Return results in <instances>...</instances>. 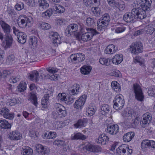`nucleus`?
I'll use <instances>...</instances> for the list:
<instances>
[{
	"mask_svg": "<svg viewBox=\"0 0 155 155\" xmlns=\"http://www.w3.org/2000/svg\"><path fill=\"white\" fill-rule=\"evenodd\" d=\"M147 11L139 8H133L131 12L126 13L124 15L123 20L127 23H133L145 18Z\"/></svg>",
	"mask_w": 155,
	"mask_h": 155,
	"instance_id": "f257e3e1",
	"label": "nucleus"
},
{
	"mask_svg": "<svg viewBox=\"0 0 155 155\" xmlns=\"http://www.w3.org/2000/svg\"><path fill=\"white\" fill-rule=\"evenodd\" d=\"M33 22V18L31 16H24L20 17L18 19L17 23L18 25L22 28H25L27 26H30Z\"/></svg>",
	"mask_w": 155,
	"mask_h": 155,
	"instance_id": "f03ea898",
	"label": "nucleus"
},
{
	"mask_svg": "<svg viewBox=\"0 0 155 155\" xmlns=\"http://www.w3.org/2000/svg\"><path fill=\"white\" fill-rule=\"evenodd\" d=\"M86 30L87 32L83 34L81 36V39L84 41L90 40L92 37L100 33L96 30L91 28H87Z\"/></svg>",
	"mask_w": 155,
	"mask_h": 155,
	"instance_id": "7ed1b4c3",
	"label": "nucleus"
},
{
	"mask_svg": "<svg viewBox=\"0 0 155 155\" xmlns=\"http://www.w3.org/2000/svg\"><path fill=\"white\" fill-rule=\"evenodd\" d=\"M113 107L117 110L121 109L124 105V99L121 94L116 96L113 101Z\"/></svg>",
	"mask_w": 155,
	"mask_h": 155,
	"instance_id": "20e7f679",
	"label": "nucleus"
},
{
	"mask_svg": "<svg viewBox=\"0 0 155 155\" xmlns=\"http://www.w3.org/2000/svg\"><path fill=\"white\" fill-rule=\"evenodd\" d=\"M133 90L135 94L136 99L140 101H143L144 96L140 86L137 84H134L133 85Z\"/></svg>",
	"mask_w": 155,
	"mask_h": 155,
	"instance_id": "39448f33",
	"label": "nucleus"
},
{
	"mask_svg": "<svg viewBox=\"0 0 155 155\" xmlns=\"http://www.w3.org/2000/svg\"><path fill=\"white\" fill-rule=\"evenodd\" d=\"M143 47L140 42H136L132 43L130 46V50L131 53L134 54H138L143 51Z\"/></svg>",
	"mask_w": 155,
	"mask_h": 155,
	"instance_id": "423d86ee",
	"label": "nucleus"
},
{
	"mask_svg": "<svg viewBox=\"0 0 155 155\" xmlns=\"http://www.w3.org/2000/svg\"><path fill=\"white\" fill-rule=\"evenodd\" d=\"M54 108L56 109L58 114V115L56 117V118L64 117L67 115V113L65 108L60 104H55Z\"/></svg>",
	"mask_w": 155,
	"mask_h": 155,
	"instance_id": "0eeeda50",
	"label": "nucleus"
},
{
	"mask_svg": "<svg viewBox=\"0 0 155 155\" xmlns=\"http://www.w3.org/2000/svg\"><path fill=\"white\" fill-rule=\"evenodd\" d=\"M66 97L65 94L60 93L58 94L57 98L59 101L64 102L68 105H70L74 102V99L73 97L70 96L67 97Z\"/></svg>",
	"mask_w": 155,
	"mask_h": 155,
	"instance_id": "6e6552de",
	"label": "nucleus"
},
{
	"mask_svg": "<svg viewBox=\"0 0 155 155\" xmlns=\"http://www.w3.org/2000/svg\"><path fill=\"white\" fill-rule=\"evenodd\" d=\"M71 62L74 64L78 63L85 59L84 54L82 53L72 54L70 56Z\"/></svg>",
	"mask_w": 155,
	"mask_h": 155,
	"instance_id": "1a4fd4ad",
	"label": "nucleus"
},
{
	"mask_svg": "<svg viewBox=\"0 0 155 155\" xmlns=\"http://www.w3.org/2000/svg\"><path fill=\"white\" fill-rule=\"evenodd\" d=\"M143 117V119L140 121V124L142 127L145 128L149 125L152 120V117L149 113L144 114Z\"/></svg>",
	"mask_w": 155,
	"mask_h": 155,
	"instance_id": "9d476101",
	"label": "nucleus"
},
{
	"mask_svg": "<svg viewBox=\"0 0 155 155\" xmlns=\"http://www.w3.org/2000/svg\"><path fill=\"white\" fill-rule=\"evenodd\" d=\"M107 15L104 14L101 19L97 22V29L98 31H104L107 28Z\"/></svg>",
	"mask_w": 155,
	"mask_h": 155,
	"instance_id": "9b49d317",
	"label": "nucleus"
},
{
	"mask_svg": "<svg viewBox=\"0 0 155 155\" xmlns=\"http://www.w3.org/2000/svg\"><path fill=\"white\" fill-rule=\"evenodd\" d=\"M86 99V95H82L78 100L76 101L74 104V108L77 109H81L85 103Z\"/></svg>",
	"mask_w": 155,
	"mask_h": 155,
	"instance_id": "f8f14e48",
	"label": "nucleus"
},
{
	"mask_svg": "<svg viewBox=\"0 0 155 155\" xmlns=\"http://www.w3.org/2000/svg\"><path fill=\"white\" fill-rule=\"evenodd\" d=\"M8 109L4 107L2 108L0 111V114L3 116L5 118L9 120H12L14 118V114L12 113H10Z\"/></svg>",
	"mask_w": 155,
	"mask_h": 155,
	"instance_id": "ddd939ff",
	"label": "nucleus"
},
{
	"mask_svg": "<svg viewBox=\"0 0 155 155\" xmlns=\"http://www.w3.org/2000/svg\"><path fill=\"white\" fill-rule=\"evenodd\" d=\"M27 77L28 78L34 82H37L39 80V76L38 72L36 71H33L27 74Z\"/></svg>",
	"mask_w": 155,
	"mask_h": 155,
	"instance_id": "4468645a",
	"label": "nucleus"
},
{
	"mask_svg": "<svg viewBox=\"0 0 155 155\" xmlns=\"http://www.w3.org/2000/svg\"><path fill=\"white\" fill-rule=\"evenodd\" d=\"M49 37L53 40V43L55 46L61 43V38L59 35L56 32H50Z\"/></svg>",
	"mask_w": 155,
	"mask_h": 155,
	"instance_id": "2eb2a0df",
	"label": "nucleus"
},
{
	"mask_svg": "<svg viewBox=\"0 0 155 155\" xmlns=\"http://www.w3.org/2000/svg\"><path fill=\"white\" fill-rule=\"evenodd\" d=\"M78 26L76 24H72L69 25L66 28L65 32L67 35H71L74 32L78 31Z\"/></svg>",
	"mask_w": 155,
	"mask_h": 155,
	"instance_id": "dca6fc26",
	"label": "nucleus"
},
{
	"mask_svg": "<svg viewBox=\"0 0 155 155\" xmlns=\"http://www.w3.org/2000/svg\"><path fill=\"white\" fill-rule=\"evenodd\" d=\"M140 3H141L140 5L141 8L144 11H148L150 10L151 7V4L152 3L151 0H139Z\"/></svg>",
	"mask_w": 155,
	"mask_h": 155,
	"instance_id": "f3484780",
	"label": "nucleus"
},
{
	"mask_svg": "<svg viewBox=\"0 0 155 155\" xmlns=\"http://www.w3.org/2000/svg\"><path fill=\"white\" fill-rule=\"evenodd\" d=\"M119 127L117 124L107 125V130L110 134L114 135L116 134L118 132Z\"/></svg>",
	"mask_w": 155,
	"mask_h": 155,
	"instance_id": "a211bd4d",
	"label": "nucleus"
},
{
	"mask_svg": "<svg viewBox=\"0 0 155 155\" xmlns=\"http://www.w3.org/2000/svg\"><path fill=\"white\" fill-rule=\"evenodd\" d=\"M8 137L11 140H18L21 139L22 136L20 133L15 131L9 133L8 135Z\"/></svg>",
	"mask_w": 155,
	"mask_h": 155,
	"instance_id": "6ab92c4d",
	"label": "nucleus"
},
{
	"mask_svg": "<svg viewBox=\"0 0 155 155\" xmlns=\"http://www.w3.org/2000/svg\"><path fill=\"white\" fill-rule=\"evenodd\" d=\"M128 145L123 144L120 146L116 150L117 152L120 155H126Z\"/></svg>",
	"mask_w": 155,
	"mask_h": 155,
	"instance_id": "aec40b11",
	"label": "nucleus"
},
{
	"mask_svg": "<svg viewBox=\"0 0 155 155\" xmlns=\"http://www.w3.org/2000/svg\"><path fill=\"white\" fill-rule=\"evenodd\" d=\"M1 25L4 31L7 34H9L12 30L10 26L3 21H0Z\"/></svg>",
	"mask_w": 155,
	"mask_h": 155,
	"instance_id": "412c9836",
	"label": "nucleus"
},
{
	"mask_svg": "<svg viewBox=\"0 0 155 155\" xmlns=\"http://www.w3.org/2000/svg\"><path fill=\"white\" fill-rule=\"evenodd\" d=\"M18 38V41L21 44L25 43L27 39V36L26 34L23 32L20 33L17 36Z\"/></svg>",
	"mask_w": 155,
	"mask_h": 155,
	"instance_id": "4be33fe9",
	"label": "nucleus"
},
{
	"mask_svg": "<svg viewBox=\"0 0 155 155\" xmlns=\"http://www.w3.org/2000/svg\"><path fill=\"white\" fill-rule=\"evenodd\" d=\"M84 148L87 150L91 152H98L99 151V149L100 148L99 147L90 144L86 145Z\"/></svg>",
	"mask_w": 155,
	"mask_h": 155,
	"instance_id": "5701e85b",
	"label": "nucleus"
},
{
	"mask_svg": "<svg viewBox=\"0 0 155 155\" xmlns=\"http://www.w3.org/2000/svg\"><path fill=\"white\" fill-rule=\"evenodd\" d=\"M28 100L36 106L38 104L37 98L35 93L33 92L30 93L29 95Z\"/></svg>",
	"mask_w": 155,
	"mask_h": 155,
	"instance_id": "b1692460",
	"label": "nucleus"
},
{
	"mask_svg": "<svg viewBox=\"0 0 155 155\" xmlns=\"http://www.w3.org/2000/svg\"><path fill=\"white\" fill-rule=\"evenodd\" d=\"M135 134L133 132H130L126 134L123 137L124 141L125 142L130 141L134 137Z\"/></svg>",
	"mask_w": 155,
	"mask_h": 155,
	"instance_id": "393cba45",
	"label": "nucleus"
},
{
	"mask_svg": "<svg viewBox=\"0 0 155 155\" xmlns=\"http://www.w3.org/2000/svg\"><path fill=\"white\" fill-rule=\"evenodd\" d=\"M123 60V56L121 54L115 55L112 59V62L113 64H120Z\"/></svg>",
	"mask_w": 155,
	"mask_h": 155,
	"instance_id": "a878e982",
	"label": "nucleus"
},
{
	"mask_svg": "<svg viewBox=\"0 0 155 155\" xmlns=\"http://www.w3.org/2000/svg\"><path fill=\"white\" fill-rule=\"evenodd\" d=\"M33 153L32 149L28 146H25L21 150V153L23 155H32Z\"/></svg>",
	"mask_w": 155,
	"mask_h": 155,
	"instance_id": "bb28decb",
	"label": "nucleus"
},
{
	"mask_svg": "<svg viewBox=\"0 0 155 155\" xmlns=\"http://www.w3.org/2000/svg\"><path fill=\"white\" fill-rule=\"evenodd\" d=\"M92 69L90 66L84 65L81 68V73L84 75H88L90 74Z\"/></svg>",
	"mask_w": 155,
	"mask_h": 155,
	"instance_id": "cd10ccee",
	"label": "nucleus"
},
{
	"mask_svg": "<svg viewBox=\"0 0 155 155\" xmlns=\"http://www.w3.org/2000/svg\"><path fill=\"white\" fill-rule=\"evenodd\" d=\"M71 139L72 140L81 139L84 140L86 138L85 136L80 133H77L71 135Z\"/></svg>",
	"mask_w": 155,
	"mask_h": 155,
	"instance_id": "c85d7f7f",
	"label": "nucleus"
},
{
	"mask_svg": "<svg viewBox=\"0 0 155 155\" xmlns=\"http://www.w3.org/2000/svg\"><path fill=\"white\" fill-rule=\"evenodd\" d=\"M107 136L104 134L100 135L99 137L97 142L99 143H101L102 145H105L106 143Z\"/></svg>",
	"mask_w": 155,
	"mask_h": 155,
	"instance_id": "c756f323",
	"label": "nucleus"
},
{
	"mask_svg": "<svg viewBox=\"0 0 155 155\" xmlns=\"http://www.w3.org/2000/svg\"><path fill=\"white\" fill-rule=\"evenodd\" d=\"M111 86L113 90L117 92H119L121 91V87L119 84L116 81H113L111 83Z\"/></svg>",
	"mask_w": 155,
	"mask_h": 155,
	"instance_id": "7c9ffc66",
	"label": "nucleus"
},
{
	"mask_svg": "<svg viewBox=\"0 0 155 155\" xmlns=\"http://www.w3.org/2000/svg\"><path fill=\"white\" fill-rule=\"evenodd\" d=\"M56 136V133L54 132L47 131L44 134L43 137L45 139H53L55 138Z\"/></svg>",
	"mask_w": 155,
	"mask_h": 155,
	"instance_id": "2f4dec72",
	"label": "nucleus"
},
{
	"mask_svg": "<svg viewBox=\"0 0 155 155\" xmlns=\"http://www.w3.org/2000/svg\"><path fill=\"white\" fill-rule=\"evenodd\" d=\"M53 8L57 13H62L65 11L64 8L61 5L58 4L55 5L53 6Z\"/></svg>",
	"mask_w": 155,
	"mask_h": 155,
	"instance_id": "473e14b6",
	"label": "nucleus"
},
{
	"mask_svg": "<svg viewBox=\"0 0 155 155\" xmlns=\"http://www.w3.org/2000/svg\"><path fill=\"white\" fill-rule=\"evenodd\" d=\"M0 126L3 128L7 129H10L11 127L10 124L5 120H0Z\"/></svg>",
	"mask_w": 155,
	"mask_h": 155,
	"instance_id": "72a5a7b5",
	"label": "nucleus"
},
{
	"mask_svg": "<svg viewBox=\"0 0 155 155\" xmlns=\"http://www.w3.org/2000/svg\"><path fill=\"white\" fill-rule=\"evenodd\" d=\"M49 97V96L48 94H45L42 99L41 104L42 107L44 108H46L47 107V104Z\"/></svg>",
	"mask_w": 155,
	"mask_h": 155,
	"instance_id": "f704fd0d",
	"label": "nucleus"
},
{
	"mask_svg": "<svg viewBox=\"0 0 155 155\" xmlns=\"http://www.w3.org/2000/svg\"><path fill=\"white\" fill-rule=\"evenodd\" d=\"M86 124V122L85 120H80L74 124V126L76 128H81L85 127Z\"/></svg>",
	"mask_w": 155,
	"mask_h": 155,
	"instance_id": "c9c22d12",
	"label": "nucleus"
},
{
	"mask_svg": "<svg viewBox=\"0 0 155 155\" xmlns=\"http://www.w3.org/2000/svg\"><path fill=\"white\" fill-rule=\"evenodd\" d=\"M145 30L147 34L150 35L152 34L154 31H155V28L153 25L152 24H150L146 26L145 27Z\"/></svg>",
	"mask_w": 155,
	"mask_h": 155,
	"instance_id": "e433bc0d",
	"label": "nucleus"
},
{
	"mask_svg": "<svg viewBox=\"0 0 155 155\" xmlns=\"http://www.w3.org/2000/svg\"><path fill=\"white\" fill-rule=\"evenodd\" d=\"M38 153H43L44 154L47 153V150L46 147H44L41 144L37 145L36 147Z\"/></svg>",
	"mask_w": 155,
	"mask_h": 155,
	"instance_id": "4c0bfd02",
	"label": "nucleus"
},
{
	"mask_svg": "<svg viewBox=\"0 0 155 155\" xmlns=\"http://www.w3.org/2000/svg\"><path fill=\"white\" fill-rule=\"evenodd\" d=\"M38 42V39L36 37H30L29 41V44L30 45H33L34 47H36Z\"/></svg>",
	"mask_w": 155,
	"mask_h": 155,
	"instance_id": "58836bf2",
	"label": "nucleus"
},
{
	"mask_svg": "<svg viewBox=\"0 0 155 155\" xmlns=\"http://www.w3.org/2000/svg\"><path fill=\"white\" fill-rule=\"evenodd\" d=\"M38 2L40 7L43 9H45L49 6V4L45 0H38Z\"/></svg>",
	"mask_w": 155,
	"mask_h": 155,
	"instance_id": "ea45409f",
	"label": "nucleus"
},
{
	"mask_svg": "<svg viewBox=\"0 0 155 155\" xmlns=\"http://www.w3.org/2000/svg\"><path fill=\"white\" fill-rule=\"evenodd\" d=\"M115 47L114 45H108L107 46V49L108 51H107V54H111L115 52L117 49H115Z\"/></svg>",
	"mask_w": 155,
	"mask_h": 155,
	"instance_id": "a19ab883",
	"label": "nucleus"
},
{
	"mask_svg": "<svg viewBox=\"0 0 155 155\" xmlns=\"http://www.w3.org/2000/svg\"><path fill=\"white\" fill-rule=\"evenodd\" d=\"M26 84L25 82H21L18 86V91L22 92L26 89Z\"/></svg>",
	"mask_w": 155,
	"mask_h": 155,
	"instance_id": "79ce46f5",
	"label": "nucleus"
},
{
	"mask_svg": "<svg viewBox=\"0 0 155 155\" xmlns=\"http://www.w3.org/2000/svg\"><path fill=\"white\" fill-rule=\"evenodd\" d=\"M39 27L43 30H48L50 28V25L47 23L43 22H41L38 24Z\"/></svg>",
	"mask_w": 155,
	"mask_h": 155,
	"instance_id": "37998d69",
	"label": "nucleus"
},
{
	"mask_svg": "<svg viewBox=\"0 0 155 155\" xmlns=\"http://www.w3.org/2000/svg\"><path fill=\"white\" fill-rule=\"evenodd\" d=\"M95 110L93 107H88L86 108V113L89 116H91L94 114Z\"/></svg>",
	"mask_w": 155,
	"mask_h": 155,
	"instance_id": "c03bdc74",
	"label": "nucleus"
},
{
	"mask_svg": "<svg viewBox=\"0 0 155 155\" xmlns=\"http://www.w3.org/2000/svg\"><path fill=\"white\" fill-rule=\"evenodd\" d=\"M147 93L149 96H154L155 95V86H152L149 87Z\"/></svg>",
	"mask_w": 155,
	"mask_h": 155,
	"instance_id": "a18cd8bd",
	"label": "nucleus"
},
{
	"mask_svg": "<svg viewBox=\"0 0 155 155\" xmlns=\"http://www.w3.org/2000/svg\"><path fill=\"white\" fill-rule=\"evenodd\" d=\"M91 11L95 16L98 17L100 15L101 10L99 8L93 7L91 8Z\"/></svg>",
	"mask_w": 155,
	"mask_h": 155,
	"instance_id": "49530a36",
	"label": "nucleus"
},
{
	"mask_svg": "<svg viewBox=\"0 0 155 155\" xmlns=\"http://www.w3.org/2000/svg\"><path fill=\"white\" fill-rule=\"evenodd\" d=\"M15 60V56L13 54H11L7 56L6 61L9 64H11L14 63Z\"/></svg>",
	"mask_w": 155,
	"mask_h": 155,
	"instance_id": "de8ad7c7",
	"label": "nucleus"
},
{
	"mask_svg": "<svg viewBox=\"0 0 155 155\" xmlns=\"http://www.w3.org/2000/svg\"><path fill=\"white\" fill-rule=\"evenodd\" d=\"M122 115L124 117H129L130 119H131L132 117V114L130 112L128 111L127 109L123 111L122 113Z\"/></svg>",
	"mask_w": 155,
	"mask_h": 155,
	"instance_id": "09e8293b",
	"label": "nucleus"
},
{
	"mask_svg": "<svg viewBox=\"0 0 155 155\" xmlns=\"http://www.w3.org/2000/svg\"><path fill=\"white\" fill-rule=\"evenodd\" d=\"M108 74L109 75L114 76L116 77H119L120 74V73L119 71L115 69H113L112 70L111 73H109Z\"/></svg>",
	"mask_w": 155,
	"mask_h": 155,
	"instance_id": "8fccbe9b",
	"label": "nucleus"
},
{
	"mask_svg": "<svg viewBox=\"0 0 155 155\" xmlns=\"http://www.w3.org/2000/svg\"><path fill=\"white\" fill-rule=\"evenodd\" d=\"M139 118L137 117L134 120H132L131 123V126L134 128H136L138 125L139 123Z\"/></svg>",
	"mask_w": 155,
	"mask_h": 155,
	"instance_id": "3c124183",
	"label": "nucleus"
},
{
	"mask_svg": "<svg viewBox=\"0 0 155 155\" xmlns=\"http://www.w3.org/2000/svg\"><path fill=\"white\" fill-rule=\"evenodd\" d=\"M86 23L88 26H92L94 24V20L93 18L89 17L87 18L86 20Z\"/></svg>",
	"mask_w": 155,
	"mask_h": 155,
	"instance_id": "603ef678",
	"label": "nucleus"
},
{
	"mask_svg": "<svg viewBox=\"0 0 155 155\" xmlns=\"http://www.w3.org/2000/svg\"><path fill=\"white\" fill-rule=\"evenodd\" d=\"M106 105L105 104L103 105L101 107V111H100V114L102 115L106 116Z\"/></svg>",
	"mask_w": 155,
	"mask_h": 155,
	"instance_id": "864d4df0",
	"label": "nucleus"
},
{
	"mask_svg": "<svg viewBox=\"0 0 155 155\" xmlns=\"http://www.w3.org/2000/svg\"><path fill=\"white\" fill-rule=\"evenodd\" d=\"M150 140H144L142 142L141 146L143 147H147L150 146Z\"/></svg>",
	"mask_w": 155,
	"mask_h": 155,
	"instance_id": "5fc2aeb1",
	"label": "nucleus"
},
{
	"mask_svg": "<svg viewBox=\"0 0 155 155\" xmlns=\"http://www.w3.org/2000/svg\"><path fill=\"white\" fill-rule=\"evenodd\" d=\"M15 7L18 10L20 11L24 8V5L23 3L19 2L15 5Z\"/></svg>",
	"mask_w": 155,
	"mask_h": 155,
	"instance_id": "6e6d98bb",
	"label": "nucleus"
},
{
	"mask_svg": "<svg viewBox=\"0 0 155 155\" xmlns=\"http://www.w3.org/2000/svg\"><path fill=\"white\" fill-rule=\"evenodd\" d=\"M125 7L124 3L122 0H120L118 2V8L120 10H123Z\"/></svg>",
	"mask_w": 155,
	"mask_h": 155,
	"instance_id": "4d7b16f0",
	"label": "nucleus"
},
{
	"mask_svg": "<svg viewBox=\"0 0 155 155\" xmlns=\"http://www.w3.org/2000/svg\"><path fill=\"white\" fill-rule=\"evenodd\" d=\"M52 14V9H49L46 12H43L42 14V16H46L50 17Z\"/></svg>",
	"mask_w": 155,
	"mask_h": 155,
	"instance_id": "13d9d810",
	"label": "nucleus"
},
{
	"mask_svg": "<svg viewBox=\"0 0 155 155\" xmlns=\"http://www.w3.org/2000/svg\"><path fill=\"white\" fill-rule=\"evenodd\" d=\"M109 5L111 7H116L117 4L114 0H107Z\"/></svg>",
	"mask_w": 155,
	"mask_h": 155,
	"instance_id": "bf43d9fd",
	"label": "nucleus"
},
{
	"mask_svg": "<svg viewBox=\"0 0 155 155\" xmlns=\"http://www.w3.org/2000/svg\"><path fill=\"white\" fill-rule=\"evenodd\" d=\"M64 143V141L62 140H55L53 143L54 145H57L58 147L62 146Z\"/></svg>",
	"mask_w": 155,
	"mask_h": 155,
	"instance_id": "052dcab7",
	"label": "nucleus"
},
{
	"mask_svg": "<svg viewBox=\"0 0 155 155\" xmlns=\"http://www.w3.org/2000/svg\"><path fill=\"white\" fill-rule=\"evenodd\" d=\"M142 58L139 56H137L134 58L135 63H139L141 64L142 63Z\"/></svg>",
	"mask_w": 155,
	"mask_h": 155,
	"instance_id": "680f3d73",
	"label": "nucleus"
},
{
	"mask_svg": "<svg viewBox=\"0 0 155 155\" xmlns=\"http://www.w3.org/2000/svg\"><path fill=\"white\" fill-rule=\"evenodd\" d=\"M46 70L50 73L51 74H54L56 72L58 71L57 69L55 68L52 67H49L46 68Z\"/></svg>",
	"mask_w": 155,
	"mask_h": 155,
	"instance_id": "e2e57ef3",
	"label": "nucleus"
},
{
	"mask_svg": "<svg viewBox=\"0 0 155 155\" xmlns=\"http://www.w3.org/2000/svg\"><path fill=\"white\" fill-rule=\"evenodd\" d=\"M125 30V28L124 26H121L117 28L115 30V32L117 33H120Z\"/></svg>",
	"mask_w": 155,
	"mask_h": 155,
	"instance_id": "0e129e2a",
	"label": "nucleus"
},
{
	"mask_svg": "<svg viewBox=\"0 0 155 155\" xmlns=\"http://www.w3.org/2000/svg\"><path fill=\"white\" fill-rule=\"evenodd\" d=\"M83 2L87 7H91L92 3V0H83Z\"/></svg>",
	"mask_w": 155,
	"mask_h": 155,
	"instance_id": "69168bd1",
	"label": "nucleus"
},
{
	"mask_svg": "<svg viewBox=\"0 0 155 155\" xmlns=\"http://www.w3.org/2000/svg\"><path fill=\"white\" fill-rule=\"evenodd\" d=\"M27 3L29 6L31 7L35 6L36 4L35 0H27Z\"/></svg>",
	"mask_w": 155,
	"mask_h": 155,
	"instance_id": "338daca9",
	"label": "nucleus"
},
{
	"mask_svg": "<svg viewBox=\"0 0 155 155\" xmlns=\"http://www.w3.org/2000/svg\"><path fill=\"white\" fill-rule=\"evenodd\" d=\"M19 80V79L17 77H12L9 80L11 83H14L17 82Z\"/></svg>",
	"mask_w": 155,
	"mask_h": 155,
	"instance_id": "774afa93",
	"label": "nucleus"
}]
</instances>
